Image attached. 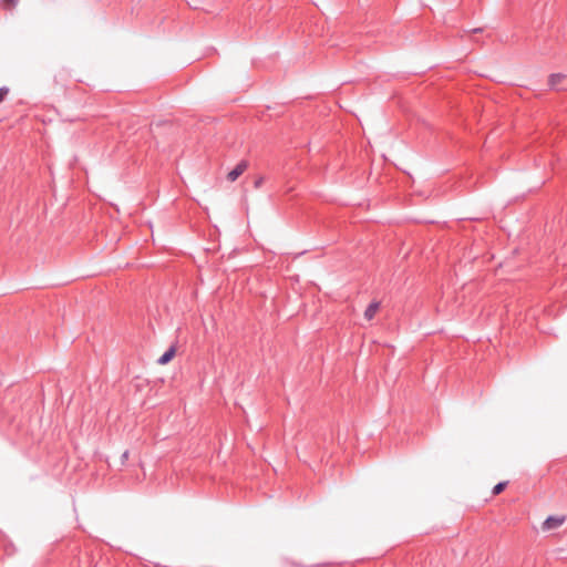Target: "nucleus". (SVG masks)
Returning <instances> with one entry per match:
<instances>
[{"mask_svg": "<svg viewBox=\"0 0 567 567\" xmlns=\"http://www.w3.org/2000/svg\"><path fill=\"white\" fill-rule=\"evenodd\" d=\"M564 79H565V75H563V74H551L549 76L548 82H549L550 86L556 87L561 83V81Z\"/></svg>", "mask_w": 567, "mask_h": 567, "instance_id": "5", "label": "nucleus"}, {"mask_svg": "<svg viewBox=\"0 0 567 567\" xmlns=\"http://www.w3.org/2000/svg\"><path fill=\"white\" fill-rule=\"evenodd\" d=\"M18 0H3V3L7 6V7H13L16 6Z\"/></svg>", "mask_w": 567, "mask_h": 567, "instance_id": "8", "label": "nucleus"}, {"mask_svg": "<svg viewBox=\"0 0 567 567\" xmlns=\"http://www.w3.org/2000/svg\"><path fill=\"white\" fill-rule=\"evenodd\" d=\"M249 163L241 159L236 166L226 174V181L229 183L236 182L248 168Z\"/></svg>", "mask_w": 567, "mask_h": 567, "instance_id": "1", "label": "nucleus"}, {"mask_svg": "<svg viewBox=\"0 0 567 567\" xmlns=\"http://www.w3.org/2000/svg\"><path fill=\"white\" fill-rule=\"evenodd\" d=\"M506 485H507V482H501V483L496 484L493 488V494L494 495L501 494L505 489Z\"/></svg>", "mask_w": 567, "mask_h": 567, "instance_id": "6", "label": "nucleus"}, {"mask_svg": "<svg viewBox=\"0 0 567 567\" xmlns=\"http://www.w3.org/2000/svg\"><path fill=\"white\" fill-rule=\"evenodd\" d=\"M175 355H176V347L172 346L162 357L158 358L157 363L161 365H165V364L169 363L174 359Z\"/></svg>", "mask_w": 567, "mask_h": 567, "instance_id": "3", "label": "nucleus"}, {"mask_svg": "<svg viewBox=\"0 0 567 567\" xmlns=\"http://www.w3.org/2000/svg\"><path fill=\"white\" fill-rule=\"evenodd\" d=\"M566 522L565 515L549 516L543 524L542 530L549 532L559 528Z\"/></svg>", "mask_w": 567, "mask_h": 567, "instance_id": "2", "label": "nucleus"}, {"mask_svg": "<svg viewBox=\"0 0 567 567\" xmlns=\"http://www.w3.org/2000/svg\"><path fill=\"white\" fill-rule=\"evenodd\" d=\"M8 94V89H0V102L3 101L6 95Z\"/></svg>", "mask_w": 567, "mask_h": 567, "instance_id": "9", "label": "nucleus"}, {"mask_svg": "<svg viewBox=\"0 0 567 567\" xmlns=\"http://www.w3.org/2000/svg\"><path fill=\"white\" fill-rule=\"evenodd\" d=\"M264 183H265V177L264 176H257L255 178V181H254V186H255V188H260Z\"/></svg>", "mask_w": 567, "mask_h": 567, "instance_id": "7", "label": "nucleus"}, {"mask_svg": "<svg viewBox=\"0 0 567 567\" xmlns=\"http://www.w3.org/2000/svg\"><path fill=\"white\" fill-rule=\"evenodd\" d=\"M379 310H380V302L379 301L371 302L364 311V318L367 320H372Z\"/></svg>", "mask_w": 567, "mask_h": 567, "instance_id": "4", "label": "nucleus"}]
</instances>
